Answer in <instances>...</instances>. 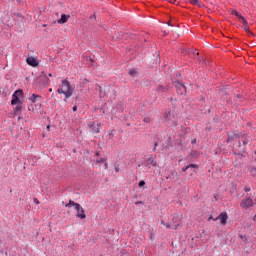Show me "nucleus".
<instances>
[{
    "label": "nucleus",
    "mask_w": 256,
    "mask_h": 256,
    "mask_svg": "<svg viewBox=\"0 0 256 256\" xmlns=\"http://www.w3.org/2000/svg\"><path fill=\"white\" fill-rule=\"evenodd\" d=\"M59 95H64L65 99L73 97V88H71V83L68 80H62L57 89Z\"/></svg>",
    "instance_id": "f257e3e1"
},
{
    "label": "nucleus",
    "mask_w": 256,
    "mask_h": 256,
    "mask_svg": "<svg viewBox=\"0 0 256 256\" xmlns=\"http://www.w3.org/2000/svg\"><path fill=\"white\" fill-rule=\"evenodd\" d=\"M65 207H67L68 209H69V207H74L77 211L76 217H78L79 219L87 218V214H85V209H83V207H81V204L76 203L73 200H69V202L67 204H65Z\"/></svg>",
    "instance_id": "f03ea898"
},
{
    "label": "nucleus",
    "mask_w": 256,
    "mask_h": 256,
    "mask_svg": "<svg viewBox=\"0 0 256 256\" xmlns=\"http://www.w3.org/2000/svg\"><path fill=\"white\" fill-rule=\"evenodd\" d=\"M20 97H23V90H16L12 95L11 105H23Z\"/></svg>",
    "instance_id": "7ed1b4c3"
},
{
    "label": "nucleus",
    "mask_w": 256,
    "mask_h": 256,
    "mask_svg": "<svg viewBox=\"0 0 256 256\" xmlns=\"http://www.w3.org/2000/svg\"><path fill=\"white\" fill-rule=\"evenodd\" d=\"M166 122L168 125H172V127H177V118H175V115L171 112H168L166 115Z\"/></svg>",
    "instance_id": "20e7f679"
},
{
    "label": "nucleus",
    "mask_w": 256,
    "mask_h": 256,
    "mask_svg": "<svg viewBox=\"0 0 256 256\" xmlns=\"http://www.w3.org/2000/svg\"><path fill=\"white\" fill-rule=\"evenodd\" d=\"M253 205H254V203H253V200L251 198L242 199V202L240 204L242 209H251V207H253Z\"/></svg>",
    "instance_id": "39448f33"
},
{
    "label": "nucleus",
    "mask_w": 256,
    "mask_h": 256,
    "mask_svg": "<svg viewBox=\"0 0 256 256\" xmlns=\"http://www.w3.org/2000/svg\"><path fill=\"white\" fill-rule=\"evenodd\" d=\"M175 88L179 95H184L186 92L185 85L181 84L180 82H174Z\"/></svg>",
    "instance_id": "423d86ee"
},
{
    "label": "nucleus",
    "mask_w": 256,
    "mask_h": 256,
    "mask_svg": "<svg viewBox=\"0 0 256 256\" xmlns=\"http://www.w3.org/2000/svg\"><path fill=\"white\" fill-rule=\"evenodd\" d=\"M217 219H220L222 225H227V219H229V217L227 213H221L214 221H217Z\"/></svg>",
    "instance_id": "0eeeda50"
},
{
    "label": "nucleus",
    "mask_w": 256,
    "mask_h": 256,
    "mask_svg": "<svg viewBox=\"0 0 256 256\" xmlns=\"http://www.w3.org/2000/svg\"><path fill=\"white\" fill-rule=\"evenodd\" d=\"M26 63L31 67H37V65H39V62H37V59H35V57H28L26 59Z\"/></svg>",
    "instance_id": "6e6552de"
},
{
    "label": "nucleus",
    "mask_w": 256,
    "mask_h": 256,
    "mask_svg": "<svg viewBox=\"0 0 256 256\" xmlns=\"http://www.w3.org/2000/svg\"><path fill=\"white\" fill-rule=\"evenodd\" d=\"M90 129H91L92 133H99V131H101V124L93 123L90 125Z\"/></svg>",
    "instance_id": "1a4fd4ad"
},
{
    "label": "nucleus",
    "mask_w": 256,
    "mask_h": 256,
    "mask_svg": "<svg viewBox=\"0 0 256 256\" xmlns=\"http://www.w3.org/2000/svg\"><path fill=\"white\" fill-rule=\"evenodd\" d=\"M69 20V16L62 14L61 18L58 20L59 25H63L64 23H67Z\"/></svg>",
    "instance_id": "9d476101"
},
{
    "label": "nucleus",
    "mask_w": 256,
    "mask_h": 256,
    "mask_svg": "<svg viewBox=\"0 0 256 256\" xmlns=\"http://www.w3.org/2000/svg\"><path fill=\"white\" fill-rule=\"evenodd\" d=\"M161 224H162V225H165L166 229H174V230H176V229L179 228V224H176V225L165 224L164 221H161Z\"/></svg>",
    "instance_id": "9b49d317"
},
{
    "label": "nucleus",
    "mask_w": 256,
    "mask_h": 256,
    "mask_svg": "<svg viewBox=\"0 0 256 256\" xmlns=\"http://www.w3.org/2000/svg\"><path fill=\"white\" fill-rule=\"evenodd\" d=\"M37 99H41V96L36 95V94H32V96L29 98L31 103H37Z\"/></svg>",
    "instance_id": "f8f14e48"
},
{
    "label": "nucleus",
    "mask_w": 256,
    "mask_h": 256,
    "mask_svg": "<svg viewBox=\"0 0 256 256\" xmlns=\"http://www.w3.org/2000/svg\"><path fill=\"white\" fill-rule=\"evenodd\" d=\"M147 165H152V167H157V162H155L153 157H150L147 159Z\"/></svg>",
    "instance_id": "ddd939ff"
},
{
    "label": "nucleus",
    "mask_w": 256,
    "mask_h": 256,
    "mask_svg": "<svg viewBox=\"0 0 256 256\" xmlns=\"http://www.w3.org/2000/svg\"><path fill=\"white\" fill-rule=\"evenodd\" d=\"M189 3H191L192 5H197L198 7H203V3L199 0H188Z\"/></svg>",
    "instance_id": "4468645a"
},
{
    "label": "nucleus",
    "mask_w": 256,
    "mask_h": 256,
    "mask_svg": "<svg viewBox=\"0 0 256 256\" xmlns=\"http://www.w3.org/2000/svg\"><path fill=\"white\" fill-rule=\"evenodd\" d=\"M188 169H197V165H195V164H190V165H188V166H186V167H183V168H182V171L185 173V171H187Z\"/></svg>",
    "instance_id": "2eb2a0df"
},
{
    "label": "nucleus",
    "mask_w": 256,
    "mask_h": 256,
    "mask_svg": "<svg viewBox=\"0 0 256 256\" xmlns=\"http://www.w3.org/2000/svg\"><path fill=\"white\" fill-rule=\"evenodd\" d=\"M156 91H158L159 93H163L167 91V88H165L163 85H158Z\"/></svg>",
    "instance_id": "dca6fc26"
},
{
    "label": "nucleus",
    "mask_w": 256,
    "mask_h": 256,
    "mask_svg": "<svg viewBox=\"0 0 256 256\" xmlns=\"http://www.w3.org/2000/svg\"><path fill=\"white\" fill-rule=\"evenodd\" d=\"M23 110V106H21V104H18L15 108H14V112L15 113H19Z\"/></svg>",
    "instance_id": "f3484780"
},
{
    "label": "nucleus",
    "mask_w": 256,
    "mask_h": 256,
    "mask_svg": "<svg viewBox=\"0 0 256 256\" xmlns=\"http://www.w3.org/2000/svg\"><path fill=\"white\" fill-rule=\"evenodd\" d=\"M129 75H131V77H137V70L135 69L130 70Z\"/></svg>",
    "instance_id": "a211bd4d"
},
{
    "label": "nucleus",
    "mask_w": 256,
    "mask_h": 256,
    "mask_svg": "<svg viewBox=\"0 0 256 256\" xmlns=\"http://www.w3.org/2000/svg\"><path fill=\"white\" fill-rule=\"evenodd\" d=\"M238 19L241 21V23H243V25H247V20L245 19V17L239 16Z\"/></svg>",
    "instance_id": "6ab92c4d"
},
{
    "label": "nucleus",
    "mask_w": 256,
    "mask_h": 256,
    "mask_svg": "<svg viewBox=\"0 0 256 256\" xmlns=\"http://www.w3.org/2000/svg\"><path fill=\"white\" fill-rule=\"evenodd\" d=\"M250 173H252V175H256V168H249Z\"/></svg>",
    "instance_id": "aec40b11"
},
{
    "label": "nucleus",
    "mask_w": 256,
    "mask_h": 256,
    "mask_svg": "<svg viewBox=\"0 0 256 256\" xmlns=\"http://www.w3.org/2000/svg\"><path fill=\"white\" fill-rule=\"evenodd\" d=\"M232 15H235L236 17H238V19L239 17H241V14H239V12H237L236 10L232 12Z\"/></svg>",
    "instance_id": "412c9836"
},
{
    "label": "nucleus",
    "mask_w": 256,
    "mask_h": 256,
    "mask_svg": "<svg viewBox=\"0 0 256 256\" xmlns=\"http://www.w3.org/2000/svg\"><path fill=\"white\" fill-rule=\"evenodd\" d=\"M244 31H246L247 33H249V24L246 23V25H244L243 27Z\"/></svg>",
    "instance_id": "4be33fe9"
},
{
    "label": "nucleus",
    "mask_w": 256,
    "mask_h": 256,
    "mask_svg": "<svg viewBox=\"0 0 256 256\" xmlns=\"http://www.w3.org/2000/svg\"><path fill=\"white\" fill-rule=\"evenodd\" d=\"M144 123H151V117H145Z\"/></svg>",
    "instance_id": "5701e85b"
},
{
    "label": "nucleus",
    "mask_w": 256,
    "mask_h": 256,
    "mask_svg": "<svg viewBox=\"0 0 256 256\" xmlns=\"http://www.w3.org/2000/svg\"><path fill=\"white\" fill-rule=\"evenodd\" d=\"M241 141H242V145H247L249 143V141L245 140V137H242Z\"/></svg>",
    "instance_id": "b1692460"
},
{
    "label": "nucleus",
    "mask_w": 256,
    "mask_h": 256,
    "mask_svg": "<svg viewBox=\"0 0 256 256\" xmlns=\"http://www.w3.org/2000/svg\"><path fill=\"white\" fill-rule=\"evenodd\" d=\"M96 163H105V158L96 159Z\"/></svg>",
    "instance_id": "393cba45"
},
{
    "label": "nucleus",
    "mask_w": 256,
    "mask_h": 256,
    "mask_svg": "<svg viewBox=\"0 0 256 256\" xmlns=\"http://www.w3.org/2000/svg\"><path fill=\"white\" fill-rule=\"evenodd\" d=\"M138 185L139 187H145V181L141 180Z\"/></svg>",
    "instance_id": "a878e982"
},
{
    "label": "nucleus",
    "mask_w": 256,
    "mask_h": 256,
    "mask_svg": "<svg viewBox=\"0 0 256 256\" xmlns=\"http://www.w3.org/2000/svg\"><path fill=\"white\" fill-rule=\"evenodd\" d=\"M95 157H101V153L96 152Z\"/></svg>",
    "instance_id": "bb28decb"
},
{
    "label": "nucleus",
    "mask_w": 256,
    "mask_h": 256,
    "mask_svg": "<svg viewBox=\"0 0 256 256\" xmlns=\"http://www.w3.org/2000/svg\"><path fill=\"white\" fill-rule=\"evenodd\" d=\"M104 167H105V169H109V164L104 163Z\"/></svg>",
    "instance_id": "cd10ccee"
},
{
    "label": "nucleus",
    "mask_w": 256,
    "mask_h": 256,
    "mask_svg": "<svg viewBox=\"0 0 256 256\" xmlns=\"http://www.w3.org/2000/svg\"><path fill=\"white\" fill-rule=\"evenodd\" d=\"M244 191H246V193H249V191H251V188H245Z\"/></svg>",
    "instance_id": "c85d7f7f"
},
{
    "label": "nucleus",
    "mask_w": 256,
    "mask_h": 256,
    "mask_svg": "<svg viewBox=\"0 0 256 256\" xmlns=\"http://www.w3.org/2000/svg\"><path fill=\"white\" fill-rule=\"evenodd\" d=\"M34 203L39 204V200L37 198H34Z\"/></svg>",
    "instance_id": "c756f323"
},
{
    "label": "nucleus",
    "mask_w": 256,
    "mask_h": 256,
    "mask_svg": "<svg viewBox=\"0 0 256 256\" xmlns=\"http://www.w3.org/2000/svg\"><path fill=\"white\" fill-rule=\"evenodd\" d=\"M211 219H212L213 221H215V219H213V216H210V217L208 218V221H211Z\"/></svg>",
    "instance_id": "7c9ffc66"
},
{
    "label": "nucleus",
    "mask_w": 256,
    "mask_h": 256,
    "mask_svg": "<svg viewBox=\"0 0 256 256\" xmlns=\"http://www.w3.org/2000/svg\"><path fill=\"white\" fill-rule=\"evenodd\" d=\"M72 110L77 111V106H73Z\"/></svg>",
    "instance_id": "2f4dec72"
},
{
    "label": "nucleus",
    "mask_w": 256,
    "mask_h": 256,
    "mask_svg": "<svg viewBox=\"0 0 256 256\" xmlns=\"http://www.w3.org/2000/svg\"><path fill=\"white\" fill-rule=\"evenodd\" d=\"M116 173H119V167H115Z\"/></svg>",
    "instance_id": "473e14b6"
},
{
    "label": "nucleus",
    "mask_w": 256,
    "mask_h": 256,
    "mask_svg": "<svg viewBox=\"0 0 256 256\" xmlns=\"http://www.w3.org/2000/svg\"><path fill=\"white\" fill-rule=\"evenodd\" d=\"M169 1V3H175V1H177V0H168Z\"/></svg>",
    "instance_id": "72a5a7b5"
},
{
    "label": "nucleus",
    "mask_w": 256,
    "mask_h": 256,
    "mask_svg": "<svg viewBox=\"0 0 256 256\" xmlns=\"http://www.w3.org/2000/svg\"><path fill=\"white\" fill-rule=\"evenodd\" d=\"M49 92L52 93V92H53V88H50V89H49Z\"/></svg>",
    "instance_id": "f704fd0d"
},
{
    "label": "nucleus",
    "mask_w": 256,
    "mask_h": 256,
    "mask_svg": "<svg viewBox=\"0 0 256 256\" xmlns=\"http://www.w3.org/2000/svg\"><path fill=\"white\" fill-rule=\"evenodd\" d=\"M48 77H53V75L51 73L48 74Z\"/></svg>",
    "instance_id": "c9c22d12"
},
{
    "label": "nucleus",
    "mask_w": 256,
    "mask_h": 256,
    "mask_svg": "<svg viewBox=\"0 0 256 256\" xmlns=\"http://www.w3.org/2000/svg\"><path fill=\"white\" fill-rule=\"evenodd\" d=\"M43 77H46V76L42 74V75L40 76V78L43 79Z\"/></svg>",
    "instance_id": "e433bc0d"
},
{
    "label": "nucleus",
    "mask_w": 256,
    "mask_h": 256,
    "mask_svg": "<svg viewBox=\"0 0 256 256\" xmlns=\"http://www.w3.org/2000/svg\"><path fill=\"white\" fill-rule=\"evenodd\" d=\"M47 129L49 130V129H50V126H47Z\"/></svg>",
    "instance_id": "4c0bfd02"
}]
</instances>
